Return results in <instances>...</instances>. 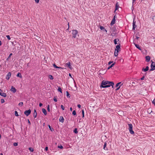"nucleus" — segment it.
Returning <instances> with one entry per match:
<instances>
[{
  "label": "nucleus",
  "mask_w": 155,
  "mask_h": 155,
  "mask_svg": "<svg viewBox=\"0 0 155 155\" xmlns=\"http://www.w3.org/2000/svg\"><path fill=\"white\" fill-rule=\"evenodd\" d=\"M128 127H129V129L130 131V133L131 134H134V132L133 130V126L132 124H128Z\"/></svg>",
  "instance_id": "obj_3"
},
{
  "label": "nucleus",
  "mask_w": 155,
  "mask_h": 155,
  "mask_svg": "<svg viewBox=\"0 0 155 155\" xmlns=\"http://www.w3.org/2000/svg\"><path fill=\"white\" fill-rule=\"evenodd\" d=\"M48 127L49 128L50 130L51 131H53L54 130L51 127V126H50V125H48Z\"/></svg>",
  "instance_id": "obj_29"
},
{
  "label": "nucleus",
  "mask_w": 155,
  "mask_h": 155,
  "mask_svg": "<svg viewBox=\"0 0 155 155\" xmlns=\"http://www.w3.org/2000/svg\"><path fill=\"white\" fill-rule=\"evenodd\" d=\"M78 33V31L76 30H73L72 31V34L73 35V37L75 38L76 35Z\"/></svg>",
  "instance_id": "obj_4"
},
{
  "label": "nucleus",
  "mask_w": 155,
  "mask_h": 155,
  "mask_svg": "<svg viewBox=\"0 0 155 155\" xmlns=\"http://www.w3.org/2000/svg\"><path fill=\"white\" fill-rule=\"evenodd\" d=\"M66 66H68V67L69 68L71 69H72V66L71 65V63L70 62H68L66 64Z\"/></svg>",
  "instance_id": "obj_12"
},
{
  "label": "nucleus",
  "mask_w": 155,
  "mask_h": 155,
  "mask_svg": "<svg viewBox=\"0 0 155 155\" xmlns=\"http://www.w3.org/2000/svg\"><path fill=\"white\" fill-rule=\"evenodd\" d=\"M11 90L14 93H15L16 91V89L13 86H12L11 87Z\"/></svg>",
  "instance_id": "obj_10"
},
{
  "label": "nucleus",
  "mask_w": 155,
  "mask_h": 155,
  "mask_svg": "<svg viewBox=\"0 0 155 155\" xmlns=\"http://www.w3.org/2000/svg\"><path fill=\"white\" fill-rule=\"evenodd\" d=\"M54 101L55 102H57V99L56 97H54Z\"/></svg>",
  "instance_id": "obj_44"
},
{
  "label": "nucleus",
  "mask_w": 155,
  "mask_h": 155,
  "mask_svg": "<svg viewBox=\"0 0 155 155\" xmlns=\"http://www.w3.org/2000/svg\"><path fill=\"white\" fill-rule=\"evenodd\" d=\"M139 38L136 37V38L138 39Z\"/></svg>",
  "instance_id": "obj_64"
},
{
  "label": "nucleus",
  "mask_w": 155,
  "mask_h": 155,
  "mask_svg": "<svg viewBox=\"0 0 155 155\" xmlns=\"http://www.w3.org/2000/svg\"><path fill=\"white\" fill-rule=\"evenodd\" d=\"M154 64V62H152L151 65V70H154L155 69V65H153V64Z\"/></svg>",
  "instance_id": "obj_15"
},
{
  "label": "nucleus",
  "mask_w": 155,
  "mask_h": 155,
  "mask_svg": "<svg viewBox=\"0 0 155 155\" xmlns=\"http://www.w3.org/2000/svg\"><path fill=\"white\" fill-rule=\"evenodd\" d=\"M115 62H114V63H113L107 69H109L110 68H111L112 67H113L115 65Z\"/></svg>",
  "instance_id": "obj_23"
},
{
  "label": "nucleus",
  "mask_w": 155,
  "mask_h": 155,
  "mask_svg": "<svg viewBox=\"0 0 155 155\" xmlns=\"http://www.w3.org/2000/svg\"><path fill=\"white\" fill-rule=\"evenodd\" d=\"M1 102L2 104L4 103L5 102L4 100L3 99H1Z\"/></svg>",
  "instance_id": "obj_40"
},
{
  "label": "nucleus",
  "mask_w": 155,
  "mask_h": 155,
  "mask_svg": "<svg viewBox=\"0 0 155 155\" xmlns=\"http://www.w3.org/2000/svg\"><path fill=\"white\" fill-rule=\"evenodd\" d=\"M100 28L101 30L102 31H103L105 28L104 27L102 26H100Z\"/></svg>",
  "instance_id": "obj_34"
},
{
  "label": "nucleus",
  "mask_w": 155,
  "mask_h": 155,
  "mask_svg": "<svg viewBox=\"0 0 155 155\" xmlns=\"http://www.w3.org/2000/svg\"><path fill=\"white\" fill-rule=\"evenodd\" d=\"M6 37L8 40H10L11 39V38L9 35H7Z\"/></svg>",
  "instance_id": "obj_37"
},
{
  "label": "nucleus",
  "mask_w": 155,
  "mask_h": 155,
  "mask_svg": "<svg viewBox=\"0 0 155 155\" xmlns=\"http://www.w3.org/2000/svg\"><path fill=\"white\" fill-rule=\"evenodd\" d=\"M35 2L38 3L39 2V0H35Z\"/></svg>",
  "instance_id": "obj_51"
},
{
  "label": "nucleus",
  "mask_w": 155,
  "mask_h": 155,
  "mask_svg": "<svg viewBox=\"0 0 155 155\" xmlns=\"http://www.w3.org/2000/svg\"><path fill=\"white\" fill-rule=\"evenodd\" d=\"M42 112L45 115H46L47 114V113L45 109V108H42Z\"/></svg>",
  "instance_id": "obj_21"
},
{
  "label": "nucleus",
  "mask_w": 155,
  "mask_h": 155,
  "mask_svg": "<svg viewBox=\"0 0 155 155\" xmlns=\"http://www.w3.org/2000/svg\"><path fill=\"white\" fill-rule=\"evenodd\" d=\"M11 73L10 72H9L7 74L6 78L8 80L11 76Z\"/></svg>",
  "instance_id": "obj_7"
},
{
  "label": "nucleus",
  "mask_w": 155,
  "mask_h": 155,
  "mask_svg": "<svg viewBox=\"0 0 155 155\" xmlns=\"http://www.w3.org/2000/svg\"><path fill=\"white\" fill-rule=\"evenodd\" d=\"M53 66L56 68H61L60 67H59L57 66L56 64H54L53 65Z\"/></svg>",
  "instance_id": "obj_30"
},
{
  "label": "nucleus",
  "mask_w": 155,
  "mask_h": 155,
  "mask_svg": "<svg viewBox=\"0 0 155 155\" xmlns=\"http://www.w3.org/2000/svg\"><path fill=\"white\" fill-rule=\"evenodd\" d=\"M29 150L31 151V152H32L34 150L31 147H30L29 148Z\"/></svg>",
  "instance_id": "obj_42"
},
{
  "label": "nucleus",
  "mask_w": 155,
  "mask_h": 155,
  "mask_svg": "<svg viewBox=\"0 0 155 155\" xmlns=\"http://www.w3.org/2000/svg\"><path fill=\"white\" fill-rule=\"evenodd\" d=\"M12 53H10L9 56L6 59V61H9V59L11 57V56H12Z\"/></svg>",
  "instance_id": "obj_27"
},
{
  "label": "nucleus",
  "mask_w": 155,
  "mask_h": 155,
  "mask_svg": "<svg viewBox=\"0 0 155 155\" xmlns=\"http://www.w3.org/2000/svg\"><path fill=\"white\" fill-rule=\"evenodd\" d=\"M58 91L62 93V89L60 87H58Z\"/></svg>",
  "instance_id": "obj_31"
},
{
  "label": "nucleus",
  "mask_w": 155,
  "mask_h": 155,
  "mask_svg": "<svg viewBox=\"0 0 155 155\" xmlns=\"http://www.w3.org/2000/svg\"><path fill=\"white\" fill-rule=\"evenodd\" d=\"M146 60L147 62H149L150 60V57L149 56H147L146 57Z\"/></svg>",
  "instance_id": "obj_18"
},
{
  "label": "nucleus",
  "mask_w": 155,
  "mask_h": 155,
  "mask_svg": "<svg viewBox=\"0 0 155 155\" xmlns=\"http://www.w3.org/2000/svg\"><path fill=\"white\" fill-rule=\"evenodd\" d=\"M123 84H121L120 86H119V87H117L116 89V91H117L120 88V87Z\"/></svg>",
  "instance_id": "obj_47"
},
{
  "label": "nucleus",
  "mask_w": 155,
  "mask_h": 155,
  "mask_svg": "<svg viewBox=\"0 0 155 155\" xmlns=\"http://www.w3.org/2000/svg\"><path fill=\"white\" fill-rule=\"evenodd\" d=\"M45 124V123H44V124H43V126H44V125Z\"/></svg>",
  "instance_id": "obj_63"
},
{
  "label": "nucleus",
  "mask_w": 155,
  "mask_h": 155,
  "mask_svg": "<svg viewBox=\"0 0 155 155\" xmlns=\"http://www.w3.org/2000/svg\"><path fill=\"white\" fill-rule=\"evenodd\" d=\"M72 114L73 115H76V112L75 110L73 111L72 112Z\"/></svg>",
  "instance_id": "obj_35"
},
{
  "label": "nucleus",
  "mask_w": 155,
  "mask_h": 155,
  "mask_svg": "<svg viewBox=\"0 0 155 155\" xmlns=\"http://www.w3.org/2000/svg\"><path fill=\"white\" fill-rule=\"evenodd\" d=\"M115 19L114 18H113L110 23V25H113L115 23Z\"/></svg>",
  "instance_id": "obj_20"
},
{
  "label": "nucleus",
  "mask_w": 155,
  "mask_h": 155,
  "mask_svg": "<svg viewBox=\"0 0 155 155\" xmlns=\"http://www.w3.org/2000/svg\"><path fill=\"white\" fill-rule=\"evenodd\" d=\"M82 117H84V111L83 110H82Z\"/></svg>",
  "instance_id": "obj_43"
},
{
  "label": "nucleus",
  "mask_w": 155,
  "mask_h": 155,
  "mask_svg": "<svg viewBox=\"0 0 155 155\" xmlns=\"http://www.w3.org/2000/svg\"><path fill=\"white\" fill-rule=\"evenodd\" d=\"M120 44L119 43L118 45L116 46V48H115V51H116L117 52H119V51H120Z\"/></svg>",
  "instance_id": "obj_5"
},
{
  "label": "nucleus",
  "mask_w": 155,
  "mask_h": 155,
  "mask_svg": "<svg viewBox=\"0 0 155 155\" xmlns=\"http://www.w3.org/2000/svg\"><path fill=\"white\" fill-rule=\"evenodd\" d=\"M119 7V3L118 2H117L116 4L115 10L114 11V12L115 13L116 11L118 10Z\"/></svg>",
  "instance_id": "obj_9"
},
{
  "label": "nucleus",
  "mask_w": 155,
  "mask_h": 155,
  "mask_svg": "<svg viewBox=\"0 0 155 155\" xmlns=\"http://www.w3.org/2000/svg\"><path fill=\"white\" fill-rule=\"evenodd\" d=\"M0 155H3V154H2V153H0Z\"/></svg>",
  "instance_id": "obj_62"
},
{
  "label": "nucleus",
  "mask_w": 155,
  "mask_h": 155,
  "mask_svg": "<svg viewBox=\"0 0 155 155\" xmlns=\"http://www.w3.org/2000/svg\"><path fill=\"white\" fill-rule=\"evenodd\" d=\"M28 123L30 125L31 124V123L30 121H29V120L28 119Z\"/></svg>",
  "instance_id": "obj_55"
},
{
  "label": "nucleus",
  "mask_w": 155,
  "mask_h": 155,
  "mask_svg": "<svg viewBox=\"0 0 155 155\" xmlns=\"http://www.w3.org/2000/svg\"><path fill=\"white\" fill-rule=\"evenodd\" d=\"M136 0H132L133 1V6L134 4L135 5V3L134 2Z\"/></svg>",
  "instance_id": "obj_50"
},
{
  "label": "nucleus",
  "mask_w": 155,
  "mask_h": 155,
  "mask_svg": "<svg viewBox=\"0 0 155 155\" xmlns=\"http://www.w3.org/2000/svg\"><path fill=\"white\" fill-rule=\"evenodd\" d=\"M77 106L79 108H80L81 107V105L79 104L78 105H77Z\"/></svg>",
  "instance_id": "obj_52"
},
{
  "label": "nucleus",
  "mask_w": 155,
  "mask_h": 155,
  "mask_svg": "<svg viewBox=\"0 0 155 155\" xmlns=\"http://www.w3.org/2000/svg\"><path fill=\"white\" fill-rule=\"evenodd\" d=\"M152 104H153L155 106V102H154V99L153 100V101H152Z\"/></svg>",
  "instance_id": "obj_49"
},
{
  "label": "nucleus",
  "mask_w": 155,
  "mask_h": 155,
  "mask_svg": "<svg viewBox=\"0 0 155 155\" xmlns=\"http://www.w3.org/2000/svg\"><path fill=\"white\" fill-rule=\"evenodd\" d=\"M15 116H18V113L17 112V111H15Z\"/></svg>",
  "instance_id": "obj_38"
},
{
  "label": "nucleus",
  "mask_w": 155,
  "mask_h": 155,
  "mask_svg": "<svg viewBox=\"0 0 155 155\" xmlns=\"http://www.w3.org/2000/svg\"><path fill=\"white\" fill-rule=\"evenodd\" d=\"M58 147L61 149H62L63 148V147L62 145L58 146Z\"/></svg>",
  "instance_id": "obj_39"
},
{
  "label": "nucleus",
  "mask_w": 155,
  "mask_h": 155,
  "mask_svg": "<svg viewBox=\"0 0 155 155\" xmlns=\"http://www.w3.org/2000/svg\"><path fill=\"white\" fill-rule=\"evenodd\" d=\"M116 51H115V52H114V56H117L118 55V52H116Z\"/></svg>",
  "instance_id": "obj_36"
},
{
  "label": "nucleus",
  "mask_w": 155,
  "mask_h": 155,
  "mask_svg": "<svg viewBox=\"0 0 155 155\" xmlns=\"http://www.w3.org/2000/svg\"><path fill=\"white\" fill-rule=\"evenodd\" d=\"M149 70V67L148 66H147L145 68H143L142 69V70L144 72H146L148 71Z\"/></svg>",
  "instance_id": "obj_16"
},
{
  "label": "nucleus",
  "mask_w": 155,
  "mask_h": 155,
  "mask_svg": "<svg viewBox=\"0 0 155 155\" xmlns=\"http://www.w3.org/2000/svg\"><path fill=\"white\" fill-rule=\"evenodd\" d=\"M31 110L30 109L25 110L24 112V114L27 116H28L31 113Z\"/></svg>",
  "instance_id": "obj_6"
},
{
  "label": "nucleus",
  "mask_w": 155,
  "mask_h": 155,
  "mask_svg": "<svg viewBox=\"0 0 155 155\" xmlns=\"http://www.w3.org/2000/svg\"><path fill=\"white\" fill-rule=\"evenodd\" d=\"M59 121L63 123L64 121V119L62 116H60L59 119Z\"/></svg>",
  "instance_id": "obj_13"
},
{
  "label": "nucleus",
  "mask_w": 155,
  "mask_h": 155,
  "mask_svg": "<svg viewBox=\"0 0 155 155\" xmlns=\"http://www.w3.org/2000/svg\"><path fill=\"white\" fill-rule=\"evenodd\" d=\"M113 62V61H110L108 63V64L110 65Z\"/></svg>",
  "instance_id": "obj_48"
},
{
  "label": "nucleus",
  "mask_w": 155,
  "mask_h": 155,
  "mask_svg": "<svg viewBox=\"0 0 155 155\" xmlns=\"http://www.w3.org/2000/svg\"><path fill=\"white\" fill-rule=\"evenodd\" d=\"M17 77H19L21 78H22V76L21 75V74L20 73H18L16 75Z\"/></svg>",
  "instance_id": "obj_22"
},
{
  "label": "nucleus",
  "mask_w": 155,
  "mask_h": 155,
  "mask_svg": "<svg viewBox=\"0 0 155 155\" xmlns=\"http://www.w3.org/2000/svg\"><path fill=\"white\" fill-rule=\"evenodd\" d=\"M121 82H120L117 83L116 85V87H117L119 85L121 84Z\"/></svg>",
  "instance_id": "obj_33"
},
{
  "label": "nucleus",
  "mask_w": 155,
  "mask_h": 155,
  "mask_svg": "<svg viewBox=\"0 0 155 155\" xmlns=\"http://www.w3.org/2000/svg\"><path fill=\"white\" fill-rule=\"evenodd\" d=\"M70 110L71 111H72V108L71 107L70 108Z\"/></svg>",
  "instance_id": "obj_58"
},
{
  "label": "nucleus",
  "mask_w": 155,
  "mask_h": 155,
  "mask_svg": "<svg viewBox=\"0 0 155 155\" xmlns=\"http://www.w3.org/2000/svg\"><path fill=\"white\" fill-rule=\"evenodd\" d=\"M135 16L134 17L133 22V23L132 29L134 30L135 28V23H136V21H135Z\"/></svg>",
  "instance_id": "obj_8"
},
{
  "label": "nucleus",
  "mask_w": 155,
  "mask_h": 155,
  "mask_svg": "<svg viewBox=\"0 0 155 155\" xmlns=\"http://www.w3.org/2000/svg\"><path fill=\"white\" fill-rule=\"evenodd\" d=\"M136 48L139 49L140 50L142 51V49H143V48L139 46L138 45L136 44Z\"/></svg>",
  "instance_id": "obj_14"
},
{
  "label": "nucleus",
  "mask_w": 155,
  "mask_h": 155,
  "mask_svg": "<svg viewBox=\"0 0 155 155\" xmlns=\"http://www.w3.org/2000/svg\"><path fill=\"white\" fill-rule=\"evenodd\" d=\"M69 76H70L71 77H71V74L69 73Z\"/></svg>",
  "instance_id": "obj_60"
},
{
  "label": "nucleus",
  "mask_w": 155,
  "mask_h": 155,
  "mask_svg": "<svg viewBox=\"0 0 155 155\" xmlns=\"http://www.w3.org/2000/svg\"><path fill=\"white\" fill-rule=\"evenodd\" d=\"M47 110L48 112H50V106L48 105L47 106Z\"/></svg>",
  "instance_id": "obj_41"
},
{
  "label": "nucleus",
  "mask_w": 155,
  "mask_h": 155,
  "mask_svg": "<svg viewBox=\"0 0 155 155\" xmlns=\"http://www.w3.org/2000/svg\"><path fill=\"white\" fill-rule=\"evenodd\" d=\"M144 76H143V77H142V78H140V80H143L144 79Z\"/></svg>",
  "instance_id": "obj_56"
},
{
  "label": "nucleus",
  "mask_w": 155,
  "mask_h": 155,
  "mask_svg": "<svg viewBox=\"0 0 155 155\" xmlns=\"http://www.w3.org/2000/svg\"><path fill=\"white\" fill-rule=\"evenodd\" d=\"M106 146L107 143L106 142H105L104 145L103 149L105 150H108L107 147H106Z\"/></svg>",
  "instance_id": "obj_19"
},
{
  "label": "nucleus",
  "mask_w": 155,
  "mask_h": 155,
  "mask_svg": "<svg viewBox=\"0 0 155 155\" xmlns=\"http://www.w3.org/2000/svg\"><path fill=\"white\" fill-rule=\"evenodd\" d=\"M23 102H20L18 104V105L20 106H22L23 105Z\"/></svg>",
  "instance_id": "obj_32"
},
{
  "label": "nucleus",
  "mask_w": 155,
  "mask_h": 155,
  "mask_svg": "<svg viewBox=\"0 0 155 155\" xmlns=\"http://www.w3.org/2000/svg\"><path fill=\"white\" fill-rule=\"evenodd\" d=\"M37 115V112H36V110H34V115H33L34 117L35 118L36 117Z\"/></svg>",
  "instance_id": "obj_26"
},
{
  "label": "nucleus",
  "mask_w": 155,
  "mask_h": 155,
  "mask_svg": "<svg viewBox=\"0 0 155 155\" xmlns=\"http://www.w3.org/2000/svg\"><path fill=\"white\" fill-rule=\"evenodd\" d=\"M0 91H2L1 89H0ZM0 95L4 97H5L7 96V94L6 93H0Z\"/></svg>",
  "instance_id": "obj_11"
},
{
  "label": "nucleus",
  "mask_w": 155,
  "mask_h": 155,
  "mask_svg": "<svg viewBox=\"0 0 155 155\" xmlns=\"http://www.w3.org/2000/svg\"><path fill=\"white\" fill-rule=\"evenodd\" d=\"M13 145L15 146H17L18 145V143H14L13 144Z\"/></svg>",
  "instance_id": "obj_45"
},
{
  "label": "nucleus",
  "mask_w": 155,
  "mask_h": 155,
  "mask_svg": "<svg viewBox=\"0 0 155 155\" xmlns=\"http://www.w3.org/2000/svg\"><path fill=\"white\" fill-rule=\"evenodd\" d=\"M61 107L62 109L63 110H64V107L62 105H61Z\"/></svg>",
  "instance_id": "obj_46"
},
{
  "label": "nucleus",
  "mask_w": 155,
  "mask_h": 155,
  "mask_svg": "<svg viewBox=\"0 0 155 155\" xmlns=\"http://www.w3.org/2000/svg\"><path fill=\"white\" fill-rule=\"evenodd\" d=\"M119 40L118 38L115 39L114 40V43L115 45L117 44H119V43H117V41H119Z\"/></svg>",
  "instance_id": "obj_17"
},
{
  "label": "nucleus",
  "mask_w": 155,
  "mask_h": 155,
  "mask_svg": "<svg viewBox=\"0 0 155 155\" xmlns=\"http://www.w3.org/2000/svg\"><path fill=\"white\" fill-rule=\"evenodd\" d=\"M103 31H105L106 32H107V30L106 29H105V28H104V30Z\"/></svg>",
  "instance_id": "obj_57"
},
{
  "label": "nucleus",
  "mask_w": 155,
  "mask_h": 155,
  "mask_svg": "<svg viewBox=\"0 0 155 155\" xmlns=\"http://www.w3.org/2000/svg\"><path fill=\"white\" fill-rule=\"evenodd\" d=\"M42 106V104L41 103H40L39 104V106L40 107H41Z\"/></svg>",
  "instance_id": "obj_53"
},
{
  "label": "nucleus",
  "mask_w": 155,
  "mask_h": 155,
  "mask_svg": "<svg viewBox=\"0 0 155 155\" xmlns=\"http://www.w3.org/2000/svg\"><path fill=\"white\" fill-rule=\"evenodd\" d=\"M2 42H1V41L0 40V46L1 45H2Z\"/></svg>",
  "instance_id": "obj_59"
},
{
  "label": "nucleus",
  "mask_w": 155,
  "mask_h": 155,
  "mask_svg": "<svg viewBox=\"0 0 155 155\" xmlns=\"http://www.w3.org/2000/svg\"><path fill=\"white\" fill-rule=\"evenodd\" d=\"M48 149V147H46L45 149V150L46 151H47Z\"/></svg>",
  "instance_id": "obj_54"
},
{
  "label": "nucleus",
  "mask_w": 155,
  "mask_h": 155,
  "mask_svg": "<svg viewBox=\"0 0 155 155\" xmlns=\"http://www.w3.org/2000/svg\"><path fill=\"white\" fill-rule=\"evenodd\" d=\"M66 96L67 97H68L70 98V95L68 92V91H66Z\"/></svg>",
  "instance_id": "obj_24"
},
{
  "label": "nucleus",
  "mask_w": 155,
  "mask_h": 155,
  "mask_svg": "<svg viewBox=\"0 0 155 155\" xmlns=\"http://www.w3.org/2000/svg\"><path fill=\"white\" fill-rule=\"evenodd\" d=\"M48 77L51 80H53L54 79L53 77L51 75H49Z\"/></svg>",
  "instance_id": "obj_28"
},
{
  "label": "nucleus",
  "mask_w": 155,
  "mask_h": 155,
  "mask_svg": "<svg viewBox=\"0 0 155 155\" xmlns=\"http://www.w3.org/2000/svg\"><path fill=\"white\" fill-rule=\"evenodd\" d=\"M116 18V15H114V18H114V19H115V18Z\"/></svg>",
  "instance_id": "obj_61"
},
{
  "label": "nucleus",
  "mask_w": 155,
  "mask_h": 155,
  "mask_svg": "<svg viewBox=\"0 0 155 155\" xmlns=\"http://www.w3.org/2000/svg\"><path fill=\"white\" fill-rule=\"evenodd\" d=\"M73 132L75 134H77L78 133V129L76 128H75L73 131Z\"/></svg>",
  "instance_id": "obj_25"
},
{
  "label": "nucleus",
  "mask_w": 155,
  "mask_h": 155,
  "mask_svg": "<svg viewBox=\"0 0 155 155\" xmlns=\"http://www.w3.org/2000/svg\"><path fill=\"white\" fill-rule=\"evenodd\" d=\"M114 85V83L113 82L103 80L101 83L100 87L101 88H105L110 87L111 86L113 88Z\"/></svg>",
  "instance_id": "obj_1"
},
{
  "label": "nucleus",
  "mask_w": 155,
  "mask_h": 155,
  "mask_svg": "<svg viewBox=\"0 0 155 155\" xmlns=\"http://www.w3.org/2000/svg\"><path fill=\"white\" fill-rule=\"evenodd\" d=\"M135 39L136 35L135 36L134 35L132 37L130 38V41L131 43H133V44L136 46Z\"/></svg>",
  "instance_id": "obj_2"
}]
</instances>
